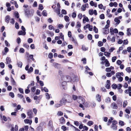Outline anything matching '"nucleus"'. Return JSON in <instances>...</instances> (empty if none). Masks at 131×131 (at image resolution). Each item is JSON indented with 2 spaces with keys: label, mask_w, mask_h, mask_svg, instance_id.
<instances>
[{
  "label": "nucleus",
  "mask_w": 131,
  "mask_h": 131,
  "mask_svg": "<svg viewBox=\"0 0 131 131\" xmlns=\"http://www.w3.org/2000/svg\"><path fill=\"white\" fill-rule=\"evenodd\" d=\"M27 114L29 118H31L33 117V113H32V110H28L27 112Z\"/></svg>",
  "instance_id": "f257e3e1"
},
{
  "label": "nucleus",
  "mask_w": 131,
  "mask_h": 131,
  "mask_svg": "<svg viewBox=\"0 0 131 131\" xmlns=\"http://www.w3.org/2000/svg\"><path fill=\"white\" fill-rule=\"evenodd\" d=\"M88 28L89 29V31H92L93 29V26H92L90 25L89 24H88L84 27V30H86Z\"/></svg>",
  "instance_id": "f03ea898"
},
{
  "label": "nucleus",
  "mask_w": 131,
  "mask_h": 131,
  "mask_svg": "<svg viewBox=\"0 0 131 131\" xmlns=\"http://www.w3.org/2000/svg\"><path fill=\"white\" fill-rule=\"evenodd\" d=\"M111 107L114 109H117L118 108V106L117 104L115 102L111 104Z\"/></svg>",
  "instance_id": "7ed1b4c3"
},
{
  "label": "nucleus",
  "mask_w": 131,
  "mask_h": 131,
  "mask_svg": "<svg viewBox=\"0 0 131 131\" xmlns=\"http://www.w3.org/2000/svg\"><path fill=\"white\" fill-rule=\"evenodd\" d=\"M88 7L89 5L88 3H86L84 5H83L81 8L82 10L83 11H84L86 9V8H88Z\"/></svg>",
  "instance_id": "20e7f679"
},
{
  "label": "nucleus",
  "mask_w": 131,
  "mask_h": 131,
  "mask_svg": "<svg viewBox=\"0 0 131 131\" xmlns=\"http://www.w3.org/2000/svg\"><path fill=\"white\" fill-rule=\"evenodd\" d=\"M101 63L103 65L105 64V66H109L110 65L109 61L107 59L103 61H102Z\"/></svg>",
  "instance_id": "39448f33"
},
{
  "label": "nucleus",
  "mask_w": 131,
  "mask_h": 131,
  "mask_svg": "<svg viewBox=\"0 0 131 131\" xmlns=\"http://www.w3.org/2000/svg\"><path fill=\"white\" fill-rule=\"evenodd\" d=\"M80 100L81 101H79V102H81L83 104H84L85 101V99L81 96H79L78 98V101H79Z\"/></svg>",
  "instance_id": "423d86ee"
},
{
  "label": "nucleus",
  "mask_w": 131,
  "mask_h": 131,
  "mask_svg": "<svg viewBox=\"0 0 131 131\" xmlns=\"http://www.w3.org/2000/svg\"><path fill=\"white\" fill-rule=\"evenodd\" d=\"M61 99L62 100L63 103L66 102L70 103L72 102V100L71 98H70V99L69 100H67L64 98H62Z\"/></svg>",
  "instance_id": "0eeeda50"
},
{
  "label": "nucleus",
  "mask_w": 131,
  "mask_h": 131,
  "mask_svg": "<svg viewBox=\"0 0 131 131\" xmlns=\"http://www.w3.org/2000/svg\"><path fill=\"white\" fill-rule=\"evenodd\" d=\"M24 122L25 123L29 124L30 125L32 123V121L31 119H26L24 120Z\"/></svg>",
  "instance_id": "6e6552de"
},
{
  "label": "nucleus",
  "mask_w": 131,
  "mask_h": 131,
  "mask_svg": "<svg viewBox=\"0 0 131 131\" xmlns=\"http://www.w3.org/2000/svg\"><path fill=\"white\" fill-rule=\"evenodd\" d=\"M116 76L117 78L121 77V75L123 76V73L122 72L120 73L118 72L116 73Z\"/></svg>",
  "instance_id": "1a4fd4ad"
},
{
  "label": "nucleus",
  "mask_w": 131,
  "mask_h": 131,
  "mask_svg": "<svg viewBox=\"0 0 131 131\" xmlns=\"http://www.w3.org/2000/svg\"><path fill=\"white\" fill-rule=\"evenodd\" d=\"M26 34V31H23L22 30L19 31L18 33V34L19 35H25Z\"/></svg>",
  "instance_id": "9d476101"
},
{
  "label": "nucleus",
  "mask_w": 131,
  "mask_h": 131,
  "mask_svg": "<svg viewBox=\"0 0 131 131\" xmlns=\"http://www.w3.org/2000/svg\"><path fill=\"white\" fill-rule=\"evenodd\" d=\"M83 22L84 24L86 22H88L89 21V20L88 17L86 16H85L83 19Z\"/></svg>",
  "instance_id": "9b49d317"
},
{
  "label": "nucleus",
  "mask_w": 131,
  "mask_h": 131,
  "mask_svg": "<svg viewBox=\"0 0 131 131\" xmlns=\"http://www.w3.org/2000/svg\"><path fill=\"white\" fill-rule=\"evenodd\" d=\"M106 88L107 89H109L110 87V83L109 80H107L106 82Z\"/></svg>",
  "instance_id": "f8f14e48"
},
{
  "label": "nucleus",
  "mask_w": 131,
  "mask_h": 131,
  "mask_svg": "<svg viewBox=\"0 0 131 131\" xmlns=\"http://www.w3.org/2000/svg\"><path fill=\"white\" fill-rule=\"evenodd\" d=\"M110 11L111 10L110 9H108L107 11V16L109 18L111 17L112 16V14L110 13Z\"/></svg>",
  "instance_id": "ddd939ff"
},
{
  "label": "nucleus",
  "mask_w": 131,
  "mask_h": 131,
  "mask_svg": "<svg viewBox=\"0 0 131 131\" xmlns=\"http://www.w3.org/2000/svg\"><path fill=\"white\" fill-rule=\"evenodd\" d=\"M111 53L106 51L104 52V55L107 58H109L111 56Z\"/></svg>",
  "instance_id": "4468645a"
},
{
  "label": "nucleus",
  "mask_w": 131,
  "mask_h": 131,
  "mask_svg": "<svg viewBox=\"0 0 131 131\" xmlns=\"http://www.w3.org/2000/svg\"><path fill=\"white\" fill-rule=\"evenodd\" d=\"M114 21L116 22L117 25H118L120 22V20L118 19V17L115 18L114 19Z\"/></svg>",
  "instance_id": "2eb2a0df"
},
{
  "label": "nucleus",
  "mask_w": 131,
  "mask_h": 131,
  "mask_svg": "<svg viewBox=\"0 0 131 131\" xmlns=\"http://www.w3.org/2000/svg\"><path fill=\"white\" fill-rule=\"evenodd\" d=\"M131 29L130 28H128L127 30V36H129L131 35V33L130 32Z\"/></svg>",
  "instance_id": "dca6fc26"
},
{
  "label": "nucleus",
  "mask_w": 131,
  "mask_h": 131,
  "mask_svg": "<svg viewBox=\"0 0 131 131\" xmlns=\"http://www.w3.org/2000/svg\"><path fill=\"white\" fill-rule=\"evenodd\" d=\"M98 6L99 8L100 9H103L104 10H105L106 8V7H104V6L102 4H101L98 5Z\"/></svg>",
  "instance_id": "f3484780"
},
{
  "label": "nucleus",
  "mask_w": 131,
  "mask_h": 131,
  "mask_svg": "<svg viewBox=\"0 0 131 131\" xmlns=\"http://www.w3.org/2000/svg\"><path fill=\"white\" fill-rule=\"evenodd\" d=\"M111 128L114 130H116L117 128V127L116 125H112Z\"/></svg>",
  "instance_id": "a211bd4d"
},
{
  "label": "nucleus",
  "mask_w": 131,
  "mask_h": 131,
  "mask_svg": "<svg viewBox=\"0 0 131 131\" xmlns=\"http://www.w3.org/2000/svg\"><path fill=\"white\" fill-rule=\"evenodd\" d=\"M66 81L67 82H71L72 81V80L70 77L68 76L67 75L66 77Z\"/></svg>",
  "instance_id": "6ab92c4d"
},
{
  "label": "nucleus",
  "mask_w": 131,
  "mask_h": 131,
  "mask_svg": "<svg viewBox=\"0 0 131 131\" xmlns=\"http://www.w3.org/2000/svg\"><path fill=\"white\" fill-rule=\"evenodd\" d=\"M67 84V82L65 81H64L62 82L61 84V85L63 87V88L64 89H65Z\"/></svg>",
  "instance_id": "aec40b11"
},
{
  "label": "nucleus",
  "mask_w": 131,
  "mask_h": 131,
  "mask_svg": "<svg viewBox=\"0 0 131 131\" xmlns=\"http://www.w3.org/2000/svg\"><path fill=\"white\" fill-rule=\"evenodd\" d=\"M10 19V16H7L5 18V20L6 22L8 23L9 22V20Z\"/></svg>",
  "instance_id": "412c9836"
},
{
  "label": "nucleus",
  "mask_w": 131,
  "mask_h": 131,
  "mask_svg": "<svg viewBox=\"0 0 131 131\" xmlns=\"http://www.w3.org/2000/svg\"><path fill=\"white\" fill-rule=\"evenodd\" d=\"M96 99L99 102L101 101V96L99 94H97L96 96Z\"/></svg>",
  "instance_id": "4be33fe9"
},
{
  "label": "nucleus",
  "mask_w": 131,
  "mask_h": 131,
  "mask_svg": "<svg viewBox=\"0 0 131 131\" xmlns=\"http://www.w3.org/2000/svg\"><path fill=\"white\" fill-rule=\"evenodd\" d=\"M64 19L66 22H69L70 21V19L69 17L67 16H65L64 17Z\"/></svg>",
  "instance_id": "5701e85b"
},
{
  "label": "nucleus",
  "mask_w": 131,
  "mask_h": 131,
  "mask_svg": "<svg viewBox=\"0 0 131 131\" xmlns=\"http://www.w3.org/2000/svg\"><path fill=\"white\" fill-rule=\"evenodd\" d=\"M103 29V33L105 34H107L109 33L108 29Z\"/></svg>",
  "instance_id": "b1692460"
},
{
  "label": "nucleus",
  "mask_w": 131,
  "mask_h": 131,
  "mask_svg": "<svg viewBox=\"0 0 131 131\" xmlns=\"http://www.w3.org/2000/svg\"><path fill=\"white\" fill-rule=\"evenodd\" d=\"M86 71L85 73L86 74L88 73V71L90 70V69L88 67V66H86L85 67Z\"/></svg>",
  "instance_id": "393cba45"
},
{
  "label": "nucleus",
  "mask_w": 131,
  "mask_h": 131,
  "mask_svg": "<svg viewBox=\"0 0 131 131\" xmlns=\"http://www.w3.org/2000/svg\"><path fill=\"white\" fill-rule=\"evenodd\" d=\"M128 104V102L126 101H124L123 102V106L124 108H125L127 105Z\"/></svg>",
  "instance_id": "a878e982"
},
{
  "label": "nucleus",
  "mask_w": 131,
  "mask_h": 131,
  "mask_svg": "<svg viewBox=\"0 0 131 131\" xmlns=\"http://www.w3.org/2000/svg\"><path fill=\"white\" fill-rule=\"evenodd\" d=\"M43 8V7L42 4H40L39 5L38 9L42 10Z\"/></svg>",
  "instance_id": "bb28decb"
},
{
  "label": "nucleus",
  "mask_w": 131,
  "mask_h": 131,
  "mask_svg": "<svg viewBox=\"0 0 131 131\" xmlns=\"http://www.w3.org/2000/svg\"><path fill=\"white\" fill-rule=\"evenodd\" d=\"M14 14L16 18H19V14L17 12H15L14 13Z\"/></svg>",
  "instance_id": "cd10ccee"
},
{
  "label": "nucleus",
  "mask_w": 131,
  "mask_h": 131,
  "mask_svg": "<svg viewBox=\"0 0 131 131\" xmlns=\"http://www.w3.org/2000/svg\"><path fill=\"white\" fill-rule=\"evenodd\" d=\"M60 121L61 123H64L65 120L63 117H61L60 119Z\"/></svg>",
  "instance_id": "c85d7f7f"
},
{
  "label": "nucleus",
  "mask_w": 131,
  "mask_h": 131,
  "mask_svg": "<svg viewBox=\"0 0 131 131\" xmlns=\"http://www.w3.org/2000/svg\"><path fill=\"white\" fill-rule=\"evenodd\" d=\"M81 25L80 23L78 21L77 22V24L76 26V27L77 28H80L81 27Z\"/></svg>",
  "instance_id": "c756f323"
},
{
  "label": "nucleus",
  "mask_w": 131,
  "mask_h": 131,
  "mask_svg": "<svg viewBox=\"0 0 131 131\" xmlns=\"http://www.w3.org/2000/svg\"><path fill=\"white\" fill-rule=\"evenodd\" d=\"M11 59L10 58L7 57L6 59V63L7 64H9L11 62Z\"/></svg>",
  "instance_id": "7c9ffc66"
},
{
  "label": "nucleus",
  "mask_w": 131,
  "mask_h": 131,
  "mask_svg": "<svg viewBox=\"0 0 131 131\" xmlns=\"http://www.w3.org/2000/svg\"><path fill=\"white\" fill-rule=\"evenodd\" d=\"M94 124L93 122L92 121H89L87 123V124L89 126L93 125Z\"/></svg>",
  "instance_id": "2f4dec72"
},
{
  "label": "nucleus",
  "mask_w": 131,
  "mask_h": 131,
  "mask_svg": "<svg viewBox=\"0 0 131 131\" xmlns=\"http://www.w3.org/2000/svg\"><path fill=\"white\" fill-rule=\"evenodd\" d=\"M89 14L92 15L93 14V10L92 9H91L89 10Z\"/></svg>",
  "instance_id": "473e14b6"
},
{
  "label": "nucleus",
  "mask_w": 131,
  "mask_h": 131,
  "mask_svg": "<svg viewBox=\"0 0 131 131\" xmlns=\"http://www.w3.org/2000/svg\"><path fill=\"white\" fill-rule=\"evenodd\" d=\"M82 49L83 50L85 51L88 50V48L85 47L83 45L82 46Z\"/></svg>",
  "instance_id": "72a5a7b5"
},
{
  "label": "nucleus",
  "mask_w": 131,
  "mask_h": 131,
  "mask_svg": "<svg viewBox=\"0 0 131 131\" xmlns=\"http://www.w3.org/2000/svg\"><path fill=\"white\" fill-rule=\"evenodd\" d=\"M25 13V14L26 16H28L29 14V12L28 10L25 9L24 10Z\"/></svg>",
  "instance_id": "f704fd0d"
},
{
  "label": "nucleus",
  "mask_w": 131,
  "mask_h": 131,
  "mask_svg": "<svg viewBox=\"0 0 131 131\" xmlns=\"http://www.w3.org/2000/svg\"><path fill=\"white\" fill-rule=\"evenodd\" d=\"M89 102H85L84 104H83L85 107H88L90 106Z\"/></svg>",
  "instance_id": "c9c22d12"
},
{
  "label": "nucleus",
  "mask_w": 131,
  "mask_h": 131,
  "mask_svg": "<svg viewBox=\"0 0 131 131\" xmlns=\"http://www.w3.org/2000/svg\"><path fill=\"white\" fill-rule=\"evenodd\" d=\"M110 32L112 35L114 34V29L113 28L111 27L110 29Z\"/></svg>",
  "instance_id": "e433bc0d"
},
{
  "label": "nucleus",
  "mask_w": 131,
  "mask_h": 131,
  "mask_svg": "<svg viewBox=\"0 0 131 131\" xmlns=\"http://www.w3.org/2000/svg\"><path fill=\"white\" fill-rule=\"evenodd\" d=\"M48 58L50 59H52L53 57V54L52 53H49L48 56Z\"/></svg>",
  "instance_id": "4c0bfd02"
},
{
  "label": "nucleus",
  "mask_w": 131,
  "mask_h": 131,
  "mask_svg": "<svg viewBox=\"0 0 131 131\" xmlns=\"http://www.w3.org/2000/svg\"><path fill=\"white\" fill-rule=\"evenodd\" d=\"M93 30L96 33H97L98 32V29L95 26H94L93 27Z\"/></svg>",
  "instance_id": "58836bf2"
},
{
  "label": "nucleus",
  "mask_w": 131,
  "mask_h": 131,
  "mask_svg": "<svg viewBox=\"0 0 131 131\" xmlns=\"http://www.w3.org/2000/svg\"><path fill=\"white\" fill-rule=\"evenodd\" d=\"M119 125H121V126H124V122L121 121H119Z\"/></svg>",
  "instance_id": "ea45409f"
},
{
  "label": "nucleus",
  "mask_w": 131,
  "mask_h": 131,
  "mask_svg": "<svg viewBox=\"0 0 131 131\" xmlns=\"http://www.w3.org/2000/svg\"><path fill=\"white\" fill-rule=\"evenodd\" d=\"M42 15L44 16H47V14L46 11L45 10H44L42 12Z\"/></svg>",
  "instance_id": "a19ab883"
},
{
  "label": "nucleus",
  "mask_w": 131,
  "mask_h": 131,
  "mask_svg": "<svg viewBox=\"0 0 131 131\" xmlns=\"http://www.w3.org/2000/svg\"><path fill=\"white\" fill-rule=\"evenodd\" d=\"M100 18L101 19H103L105 18L104 15L103 14H102L100 16Z\"/></svg>",
  "instance_id": "79ce46f5"
},
{
  "label": "nucleus",
  "mask_w": 131,
  "mask_h": 131,
  "mask_svg": "<svg viewBox=\"0 0 131 131\" xmlns=\"http://www.w3.org/2000/svg\"><path fill=\"white\" fill-rule=\"evenodd\" d=\"M116 59L117 58L116 56H114L113 57L112 59V61L113 62H115Z\"/></svg>",
  "instance_id": "37998d69"
},
{
  "label": "nucleus",
  "mask_w": 131,
  "mask_h": 131,
  "mask_svg": "<svg viewBox=\"0 0 131 131\" xmlns=\"http://www.w3.org/2000/svg\"><path fill=\"white\" fill-rule=\"evenodd\" d=\"M63 113L61 111H58L57 113V115L58 116H62L63 115Z\"/></svg>",
  "instance_id": "c03bdc74"
},
{
  "label": "nucleus",
  "mask_w": 131,
  "mask_h": 131,
  "mask_svg": "<svg viewBox=\"0 0 131 131\" xmlns=\"http://www.w3.org/2000/svg\"><path fill=\"white\" fill-rule=\"evenodd\" d=\"M112 88L114 89H116L117 88V86L115 84H113L112 86Z\"/></svg>",
  "instance_id": "a18cd8bd"
},
{
  "label": "nucleus",
  "mask_w": 131,
  "mask_h": 131,
  "mask_svg": "<svg viewBox=\"0 0 131 131\" xmlns=\"http://www.w3.org/2000/svg\"><path fill=\"white\" fill-rule=\"evenodd\" d=\"M76 16V14L75 12H73L72 14V17L73 18H75Z\"/></svg>",
  "instance_id": "49530a36"
},
{
  "label": "nucleus",
  "mask_w": 131,
  "mask_h": 131,
  "mask_svg": "<svg viewBox=\"0 0 131 131\" xmlns=\"http://www.w3.org/2000/svg\"><path fill=\"white\" fill-rule=\"evenodd\" d=\"M9 95L12 98H14V95L13 92H10L9 93Z\"/></svg>",
  "instance_id": "de8ad7c7"
},
{
  "label": "nucleus",
  "mask_w": 131,
  "mask_h": 131,
  "mask_svg": "<svg viewBox=\"0 0 131 131\" xmlns=\"http://www.w3.org/2000/svg\"><path fill=\"white\" fill-rule=\"evenodd\" d=\"M49 28L50 30H52V29H53V30H54L53 26L52 25H49Z\"/></svg>",
  "instance_id": "09e8293b"
},
{
  "label": "nucleus",
  "mask_w": 131,
  "mask_h": 131,
  "mask_svg": "<svg viewBox=\"0 0 131 131\" xmlns=\"http://www.w3.org/2000/svg\"><path fill=\"white\" fill-rule=\"evenodd\" d=\"M78 17L80 19H81L82 17V15L81 13L79 14L78 15Z\"/></svg>",
  "instance_id": "8fccbe9b"
},
{
  "label": "nucleus",
  "mask_w": 131,
  "mask_h": 131,
  "mask_svg": "<svg viewBox=\"0 0 131 131\" xmlns=\"http://www.w3.org/2000/svg\"><path fill=\"white\" fill-rule=\"evenodd\" d=\"M126 70L129 73H130L131 71L130 68L129 67L127 68L126 69Z\"/></svg>",
  "instance_id": "3c124183"
},
{
  "label": "nucleus",
  "mask_w": 131,
  "mask_h": 131,
  "mask_svg": "<svg viewBox=\"0 0 131 131\" xmlns=\"http://www.w3.org/2000/svg\"><path fill=\"white\" fill-rule=\"evenodd\" d=\"M62 106L61 104L57 103L55 105V107H58Z\"/></svg>",
  "instance_id": "603ef678"
},
{
  "label": "nucleus",
  "mask_w": 131,
  "mask_h": 131,
  "mask_svg": "<svg viewBox=\"0 0 131 131\" xmlns=\"http://www.w3.org/2000/svg\"><path fill=\"white\" fill-rule=\"evenodd\" d=\"M63 26L62 24H60L58 25V27L60 29L63 28Z\"/></svg>",
  "instance_id": "864d4df0"
},
{
  "label": "nucleus",
  "mask_w": 131,
  "mask_h": 131,
  "mask_svg": "<svg viewBox=\"0 0 131 131\" xmlns=\"http://www.w3.org/2000/svg\"><path fill=\"white\" fill-rule=\"evenodd\" d=\"M24 49L22 48H20L19 50V52L21 53H24Z\"/></svg>",
  "instance_id": "5fc2aeb1"
},
{
  "label": "nucleus",
  "mask_w": 131,
  "mask_h": 131,
  "mask_svg": "<svg viewBox=\"0 0 131 131\" xmlns=\"http://www.w3.org/2000/svg\"><path fill=\"white\" fill-rule=\"evenodd\" d=\"M27 41L28 43H31L32 42L33 40L32 39L29 38L28 39Z\"/></svg>",
  "instance_id": "6e6d98bb"
},
{
  "label": "nucleus",
  "mask_w": 131,
  "mask_h": 131,
  "mask_svg": "<svg viewBox=\"0 0 131 131\" xmlns=\"http://www.w3.org/2000/svg\"><path fill=\"white\" fill-rule=\"evenodd\" d=\"M103 45V42L102 41H99L98 43V45L99 46L101 47Z\"/></svg>",
  "instance_id": "4d7b16f0"
},
{
  "label": "nucleus",
  "mask_w": 131,
  "mask_h": 131,
  "mask_svg": "<svg viewBox=\"0 0 131 131\" xmlns=\"http://www.w3.org/2000/svg\"><path fill=\"white\" fill-rule=\"evenodd\" d=\"M56 12L58 15H59L60 14V9L59 8H58L56 10Z\"/></svg>",
  "instance_id": "13d9d810"
},
{
  "label": "nucleus",
  "mask_w": 131,
  "mask_h": 131,
  "mask_svg": "<svg viewBox=\"0 0 131 131\" xmlns=\"http://www.w3.org/2000/svg\"><path fill=\"white\" fill-rule=\"evenodd\" d=\"M33 70V68L32 67H30V68L29 69L28 73H30V72H31Z\"/></svg>",
  "instance_id": "bf43d9fd"
},
{
  "label": "nucleus",
  "mask_w": 131,
  "mask_h": 131,
  "mask_svg": "<svg viewBox=\"0 0 131 131\" xmlns=\"http://www.w3.org/2000/svg\"><path fill=\"white\" fill-rule=\"evenodd\" d=\"M88 37L89 39L91 40L92 39V36L91 34H89Z\"/></svg>",
  "instance_id": "052dcab7"
},
{
  "label": "nucleus",
  "mask_w": 131,
  "mask_h": 131,
  "mask_svg": "<svg viewBox=\"0 0 131 131\" xmlns=\"http://www.w3.org/2000/svg\"><path fill=\"white\" fill-rule=\"evenodd\" d=\"M40 92V91L39 90L37 89L36 90V94L39 95V94Z\"/></svg>",
  "instance_id": "680f3d73"
},
{
  "label": "nucleus",
  "mask_w": 131,
  "mask_h": 131,
  "mask_svg": "<svg viewBox=\"0 0 131 131\" xmlns=\"http://www.w3.org/2000/svg\"><path fill=\"white\" fill-rule=\"evenodd\" d=\"M78 97L76 95H73L72 96L73 99L74 100H76L77 99H78Z\"/></svg>",
  "instance_id": "e2e57ef3"
},
{
  "label": "nucleus",
  "mask_w": 131,
  "mask_h": 131,
  "mask_svg": "<svg viewBox=\"0 0 131 131\" xmlns=\"http://www.w3.org/2000/svg\"><path fill=\"white\" fill-rule=\"evenodd\" d=\"M106 49L104 47H102L101 48V51L102 52H105Z\"/></svg>",
  "instance_id": "0e129e2a"
},
{
  "label": "nucleus",
  "mask_w": 131,
  "mask_h": 131,
  "mask_svg": "<svg viewBox=\"0 0 131 131\" xmlns=\"http://www.w3.org/2000/svg\"><path fill=\"white\" fill-rule=\"evenodd\" d=\"M115 49V48L113 47H111L109 50V52L110 53L112 52Z\"/></svg>",
  "instance_id": "69168bd1"
},
{
  "label": "nucleus",
  "mask_w": 131,
  "mask_h": 131,
  "mask_svg": "<svg viewBox=\"0 0 131 131\" xmlns=\"http://www.w3.org/2000/svg\"><path fill=\"white\" fill-rule=\"evenodd\" d=\"M82 61L83 62L84 64H86V59L85 58H83L82 59Z\"/></svg>",
  "instance_id": "338daca9"
},
{
  "label": "nucleus",
  "mask_w": 131,
  "mask_h": 131,
  "mask_svg": "<svg viewBox=\"0 0 131 131\" xmlns=\"http://www.w3.org/2000/svg\"><path fill=\"white\" fill-rule=\"evenodd\" d=\"M116 63L118 65H119L121 64L122 62L121 60H118L117 61Z\"/></svg>",
  "instance_id": "774afa93"
}]
</instances>
